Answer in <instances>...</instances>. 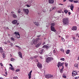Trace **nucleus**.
Wrapping results in <instances>:
<instances>
[{
    "label": "nucleus",
    "mask_w": 79,
    "mask_h": 79,
    "mask_svg": "<svg viewBox=\"0 0 79 79\" xmlns=\"http://www.w3.org/2000/svg\"><path fill=\"white\" fill-rule=\"evenodd\" d=\"M69 19L67 17H65L63 19L62 22L63 23V25H65L66 26H68L69 24Z\"/></svg>",
    "instance_id": "1"
},
{
    "label": "nucleus",
    "mask_w": 79,
    "mask_h": 79,
    "mask_svg": "<svg viewBox=\"0 0 79 79\" xmlns=\"http://www.w3.org/2000/svg\"><path fill=\"white\" fill-rule=\"evenodd\" d=\"M51 29L52 31H53V32H56V30L55 29V23H52L51 24Z\"/></svg>",
    "instance_id": "2"
},
{
    "label": "nucleus",
    "mask_w": 79,
    "mask_h": 79,
    "mask_svg": "<svg viewBox=\"0 0 79 79\" xmlns=\"http://www.w3.org/2000/svg\"><path fill=\"white\" fill-rule=\"evenodd\" d=\"M41 40L40 38H36L33 41V44H34L35 45H36L39 42V40Z\"/></svg>",
    "instance_id": "3"
},
{
    "label": "nucleus",
    "mask_w": 79,
    "mask_h": 79,
    "mask_svg": "<svg viewBox=\"0 0 79 79\" xmlns=\"http://www.w3.org/2000/svg\"><path fill=\"white\" fill-rule=\"evenodd\" d=\"M52 60H53V58L52 57H49L46 58V62L49 63V62H50Z\"/></svg>",
    "instance_id": "4"
},
{
    "label": "nucleus",
    "mask_w": 79,
    "mask_h": 79,
    "mask_svg": "<svg viewBox=\"0 0 79 79\" xmlns=\"http://www.w3.org/2000/svg\"><path fill=\"white\" fill-rule=\"evenodd\" d=\"M14 34H15V36L17 39H19L20 38V35L19 32H15L14 33Z\"/></svg>",
    "instance_id": "5"
},
{
    "label": "nucleus",
    "mask_w": 79,
    "mask_h": 79,
    "mask_svg": "<svg viewBox=\"0 0 79 79\" xmlns=\"http://www.w3.org/2000/svg\"><path fill=\"white\" fill-rule=\"evenodd\" d=\"M53 76V75H52L50 74H47L45 75V77L46 78H47V79L51 78Z\"/></svg>",
    "instance_id": "6"
},
{
    "label": "nucleus",
    "mask_w": 79,
    "mask_h": 79,
    "mask_svg": "<svg viewBox=\"0 0 79 79\" xmlns=\"http://www.w3.org/2000/svg\"><path fill=\"white\" fill-rule=\"evenodd\" d=\"M64 64V63L63 62L62 63H61V62H59L57 64V66L58 68H59L60 66L61 67V66H63V65Z\"/></svg>",
    "instance_id": "7"
},
{
    "label": "nucleus",
    "mask_w": 79,
    "mask_h": 79,
    "mask_svg": "<svg viewBox=\"0 0 79 79\" xmlns=\"http://www.w3.org/2000/svg\"><path fill=\"white\" fill-rule=\"evenodd\" d=\"M23 11H24V12H25V14H26V15H28V13H29V10L28 9H24L23 10Z\"/></svg>",
    "instance_id": "8"
},
{
    "label": "nucleus",
    "mask_w": 79,
    "mask_h": 79,
    "mask_svg": "<svg viewBox=\"0 0 79 79\" xmlns=\"http://www.w3.org/2000/svg\"><path fill=\"white\" fill-rule=\"evenodd\" d=\"M37 66L38 68H42V65L40 62H38L37 64Z\"/></svg>",
    "instance_id": "9"
},
{
    "label": "nucleus",
    "mask_w": 79,
    "mask_h": 79,
    "mask_svg": "<svg viewBox=\"0 0 79 79\" xmlns=\"http://www.w3.org/2000/svg\"><path fill=\"white\" fill-rule=\"evenodd\" d=\"M33 1H34V0H30L28 1V5L31 6V3H33Z\"/></svg>",
    "instance_id": "10"
},
{
    "label": "nucleus",
    "mask_w": 79,
    "mask_h": 79,
    "mask_svg": "<svg viewBox=\"0 0 79 79\" xmlns=\"http://www.w3.org/2000/svg\"><path fill=\"white\" fill-rule=\"evenodd\" d=\"M72 29L73 31H76L77 30V27L76 26L73 27Z\"/></svg>",
    "instance_id": "11"
},
{
    "label": "nucleus",
    "mask_w": 79,
    "mask_h": 79,
    "mask_svg": "<svg viewBox=\"0 0 79 79\" xmlns=\"http://www.w3.org/2000/svg\"><path fill=\"white\" fill-rule=\"evenodd\" d=\"M17 22H18V21L16 20H15L12 21V23L13 24H16L17 23Z\"/></svg>",
    "instance_id": "12"
},
{
    "label": "nucleus",
    "mask_w": 79,
    "mask_h": 79,
    "mask_svg": "<svg viewBox=\"0 0 79 79\" xmlns=\"http://www.w3.org/2000/svg\"><path fill=\"white\" fill-rule=\"evenodd\" d=\"M11 15L14 18H17V16L15 14H11Z\"/></svg>",
    "instance_id": "13"
},
{
    "label": "nucleus",
    "mask_w": 79,
    "mask_h": 79,
    "mask_svg": "<svg viewBox=\"0 0 79 79\" xmlns=\"http://www.w3.org/2000/svg\"><path fill=\"white\" fill-rule=\"evenodd\" d=\"M49 3L52 4L54 3V0H48Z\"/></svg>",
    "instance_id": "14"
},
{
    "label": "nucleus",
    "mask_w": 79,
    "mask_h": 79,
    "mask_svg": "<svg viewBox=\"0 0 79 79\" xmlns=\"http://www.w3.org/2000/svg\"><path fill=\"white\" fill-rule=\"evenodd\" d=\"M44 48H46V49H48L49 46L47 45H44L43 46Z\"/></svg>",
    "instance_id": "15"
},
{
    "label": "nucleus",
    "mask_w": 79,
    "mask_h": 79,
    "mask_svg": "<svg viewBox=\"0 0 79 79\" xmlns=\"http://www.w3.org/2000/svg\"><path fill=\"white\" fill-rule=\"evenodd\" d=\"M74 8V5L71 4L70 6V9L71 10H73Z\"/></svg>",
    "instance_id": "16"
},
{
    "label": "nucleus",
    "mask_w": 79,
    "mask_h": 79,
    "mask_svg": "<svg viewBox=\"0 0 79 79\" xmlns=\"http://www.w3.org/2000/svg\"><path fill=\"white\" fill-rule=\"evenodd\" d=\"M19 57H20V58H23V56H22V53H21V52H19Z\"/></svg>",
    "instance_id": "17"
},
{
    "label": "nucleus",
    "mask_w": 79,
    "mask_h": 79,
    "mask_svg": "<svg viewBox=\"0 0 79 79\" xmlns=\"http://www.w3.org/2000/svg\"><path fill=\"white\" fill-rule=\"evenodd\" d=\"M44 49H41L39 51V53L40 54H42V53H43V52H44Z\"/></svg>",
    "instance_id": "18"
},
{
    "label": "nucleus",
    "mask_w": 79,
    "mask_h": 79,
    "mask_svg": "<svg viewBox=\"0 0 79 79\" xmlns=\"http://www.w3.org/2000/svg\"><path fill=\"white\" fill-rule=\"evenodd\" d=\"M3 52V48L2 47L0 48V53H2Z\"/></svg>",
    "instance_id": "19"
},
{
    "label": "nucleus",
    "mask_w": 79,
    "mask_h": 79,
    "mask_svg": "<svg viewBox=\"0 0 79 79\" xmlns=\"http://www.w3.org/2000/svg\"><path fill=\"white\" fill-rule=\"evenodd\" d=\"M33 23L35 24L36 26H39V23L36 22H33Z\"/></svg>",
    "instance_id": "20"
},
{
    "label": "nucleus",
    "mask_w": 79,
    "mask_h": 79,
    "mask_svg": "<svg viewBox=\"0 0 79 79\" xmlns=\"http://www.w3.org/2000/svg\"><path fill=\"white\" fill-rule=\"evenodd\" d=\"M18 15H19V13H20V15H22L23 14V12L21 11V10H19L18 11Z\"/></svg>",
    "instance_id": "21"
},
{
    "label": "nucleus",
    "mask_w": 79,
    "mask_h": 79,
    "mask_svg": "<svg viewBox=\"0 0 79 79\" xmlns=\"http://www.w3.org/2000/svg\"><path fill=\"white\" fill-rule=\"evenodd\" d=\"M40 45H41V44L40 43H38L36 45L35 47H36L38 48V47H39L40 46Z\"/></svg>",
    "instance_id": "22"
},
{
    "label": "nucleus",
    "mask_w": 79,
    "mask_h": 79,
    "mask_svg": "<svg viewBox=\"0 0 79 79\" xmlns=\"http://www.w3.org/2000/svg\"><path fill=\"white\" fill-rule=\"evenodd\" d=\"M69 52H70V50L68 49L67 50L66 53V54H69Z\"/></svg>",
    "instance_id": "23"
},
{
    "label": "nucleus",
    "mask_w": 79,
    "mask_h": 79,
    "mask_svg": "<svg viewBox=\"0 0 79 79\" xmlns=\"http://www.w3.org/2000/svg\"><path fill=\"white\" fill-rule=\"evenodd\" d=\"M63 69H64V67H63V66H62V68L61 69H60V72L61 73H62V71L63 70Z\"/></svg>",
    "instance_id": "24"
},
{
    "label": "nucleus",
    "mask_w": 79,
    "mask_h": 79,
    "mask_svg": "<svg viewBox=\"0 0 79 79\" xmlns=\"http://www.w3.org/2000/svg\"><path fill=\"white\" fill-rule=\"evenodd\" d=\"M5 74H5H3V76H5V77H6V76L7 75V72L6 71V72H5Z\"/></svg>",
    "instance_id": "25"
},
{
    "label": "nucleus",
    "mask_w": 79,
    "mask_h": 79,
    "mask_svg": "<svg viewBox=\"0 0 79 79\" xmlns=\"http://www.w3.org/2000/svg\"><path fill=\"white\" fill-rule=\"evenodd\" d=\"M76 73L72 72V76L73 77L75 76H76Z\"/></svg>",
    "instance_id": "26"
},
{
    "label": "nucleus",
    "mask_w": 79,
    "mask_h": 79,
    "mask_svg": "<svg viewBox=\"0 0 79 79\" xmlns=\"http://www.w3.org/2000/svg\"><path fill=\"white\" fill-rule=\"evenodd\" d=\"M62 77H63V78H66V76L64 74H63Z\"/></svg>",
    "instance_id": "27"
},
{
    "label": "nucleus",
    "mask_w": 79,
    "mask_h": 79,
    "mask_svg": "<svg viewBox=\"0 0 79 79\" xmlns=\"http://www.w3.org/2000/svg\"><path fill=\"white\" fill-rule=\"evenodd\" d=\"M64 12L65 14H67V13H68V11L67 10H64Z\"/></svg>",
    "instance_id": "28"
},
{
    "label": "nucleus",
    "mask_w": 79,
    "mask_h": 79,
    "mask_svg": "<svg viewBox=\"0 0 79 79\" xmlns=\"http://www.w3.org/2000/svg\"><path fill=\"white\" fill-rule=\"evenodd\" d=\"M15 60V59L13 58H12L10 59V61H14Z\"/></svg>",
    "instance_id": "29"
},
{
    "label": "nucleus",
    "mask_w": 79,
    "mask_h": 79,
    "mask_svg": "<svg viewBox=\"0 0 79 79\" xmlns=\"http://www.w3.org/2000/svg\"><path fill=\"white\" fill-rule=\"evenodd\" d=\"M73 2H74V3H78V1L74 0Z\"/></svg>",
    "instance_id": "30"
},
{
    "label": "nucleus",
    "mask_w": 79,
    "mask_h": 79,
    "mask_svg": "<svg viewBox=\"0 0 79 79\" xmlns=\"http://www.w3.org/2000/svg\"><path fill=\"white\" fill-rule=\"evenodd\" d=\"M2 55H3L2 57L3 58H5V54L4 53H3L2 54Z\"/></svg>",
    "instance_id": "31"
},
{
    "label": "nucleus",
    "mask_w": 79,
    "mask_h": 79,
    "mask_svg": "<svg viewBox=\"0 0 79 79\" xmlns=\"http://www.w3.org/2000/svg\"><path fill=\"white\" fill-rule=\"evenodd\" d=\"M28 76L29 79H30L31 78V75L28 74Z\"/></svg>",
    "instance_id": "32"
},
{
    "label": "nucleus",
    "mask_w": 79,
    "mask_h": 79,
    "mask_svg": "<svg viewBox=\"0 0 79 79\" xmlns=\"http://www.w3.org/2000/svg\"><path fill=\"white\" fill-rule=\"evenodd\" d=\"M64 64L65 65V66H66V67H67L68 65V63H65Z\"/></svg>",
    "instance_id": "33"
},
{
    "label": "nucleus",
    "mask_w": 79,
    "mask_h": 79,
    "mask_svg": "<svg viewBox=\"0 0 79 79\" xmlns=\"http://www.w3.org/2000/svg\"><path fill=\"white\" fill-rule=\"evenodd\" d=\"M61 40H62V41H63V42H64V41H65V40H64V38H63V37L62 38Z\"/></svg>",
    "instance_id": "34"
},
{
    "label": "nucleus",
    "mask_w": 79,
    "mask_h": 79,
    "mask_svg": "<svg viewBox=\"0 0 79 79\" xmlns=\"http://www.w3.org/2000/svg\"><path fill=\"white\" fill-rule=\"evenodd\" d=\"M60 51H61V52H64V49H63V48H61L60 49Z\"/></svg>",
    "instance_id": "35"
},
{
    "label": "nucleus",
    "mask_w": 79,
    "mask_h": 79,
    "mask_svg": "<svg viewBox=\"0 0 79 79\" xmlns=\"http://www.w3.org/2000/svg\"><path fill=\"white\" fill-rule=\"evenodd\" d=\"M11 40H13V41H15V39L13 37H11Z\"/></svg>",
    "instance_id": "36"
},
{
    "label": "nucleus",
    "mask_w": 79,
    "mask_h": 79,
    "mask_svg": "<svg viewBox=\"0 0 79 79\" xmlns=\"http://www.w3.org/2000/svg\"><path fill=\"white\" fill-rule=\"evenodd\" d=\"M60 60H61L62 61H64V58H61L60 59Z\"/></svg>",
    "instance_id": "37"
},
{
    "label": "nucleus",
    "mask_w": 79,
    "mask_h": 79,
    "mask_svg": "<svg viewBox=\"0 0 79 79\" xmlns=\"http://www.w3.org/2000/svg\"><path fill=\"white\" fill-rule=\"evenodd\" d=\"M69 2H74V0H69Z\"/></svg>",
    "instance_id": "38"
},
{
    "label": "nucleus",
    "mask_w": 79,
    "mask_h": 79,
    "mask_svg": "<svg viewBox=\"0 0 79 79\" xmlns=\"http://www.w3.org/2000/svg\"><path fill=\"white\" fill-rule=\"evenodd\" d=\"M32 70H31V71H30L28 74L31 75V73H32Z\"/></svg>",
    "instance_id": "39"
},
{
    "label": "nucleus",
    "mask_w": 79,
    "mask_h": 79,
    "mask_svg": "<svg viewBox=\"0 0 79 79\" xmlns=\"http://www.w3.org/2000/svg\"><path fill=\"white\" fill-rule=\"evenodd\" d=\"M78 64H75L74 65V66H75V67H78V66H77Z\"/></svg>",
    "instance_id": "40"
},
{
    "label": "nucleus",
    "mask_w": 79,
    "mask_h": 79,
    "mask_svg": "<svg viewBox=\"0 0 79 79\" xmlns=\"http://www.w3.org/2000/svg\"><path fill=\"white\" fill-rule=\"evenodd\" d=\"M13 78L14 79H18V77H13Z\"/></svg>",
    "instance_id": "41"
},
{
    "label": "nucleus",
    "mask_w": 79,
    "mask_h": 79,
    "mask_svg": "<svg viewBox=\"0 0 79 79\" xmlns=\"http://www.w3.org/2000/svg\"><path fill=\"white\" fill-rule=\"evenodd\" d=\"M19 69H18L15 70L16 72H19Z\"/></svg>",
    "instance_id": "42"
},
{
    "label": "nucleus",
    "mask_w": 79,
    "mask_h": 79,
    "mask_svg": "<svg viewBox=\"0 0 79 79\" xmlns=\"http://www.w3.org/2000/svg\"><path fill=\"white\" fill-rule=\"evenodd\" d=\"M11 69V70H12V71H15V69L14 68H12V69Z\"/></svg>",
    "instance_id": "43"
},
{
    "label": "nucleus",
    "mask_w": 79,
    "mask_h": 79,
    "mask_svg": "<svg viewBox=\"0 0 79 79\" xmlns=\"http://www.w3.org/2000/svg\"><path fill=\"white\" fill-rule=\"evenodd\" d=\"M27 6V7H30V6H31V5H28V4H27V5H26Z\"/></svg>",
    "instance_id": "44"
},
{
    "label": "nucleus",
    "mask_w": 79,
    "mask_h": 79,
    "mask_svg": "<svg viewBox=\"0 0 79 79\" xmlns=\"http://www.w3.org/2000/svg\"><path fill=\"white\" fill-rule=\"evenodd\" d=\"M40 57L41 59H43V57H42V56H40Z\"/></svg>",
    "instance_id": "45"
},
{
    "label": "nucleus",
    "mask_w": 79,
    "mask_h": 79,
    "mask_svg": "<svg viewBox=\"0 0 79 79\" xmlns=\"http://www.w3.org/2000/svg\"><path fill=\"white\" fill-rule=\"evenodd\" d=\"M7 43H11V42L9 41V40H8L7 41Z\"/></svg>",
    "instance_id": "46"
},
{
    "label": "nucleus",
    "mask_w": 79,
    "mask_h": 79,
    "mask_svg": "<svg viewBox=\"0 0 79 79\" xmlns=\"http://www.w3.org/2000/svg\"><path fill=\"white\" fill-rule=\"evenodd\" d=\"M9 65L11 67V68H13V65H12V64H10Z\"/></svg>",
    "instance_id": "47"
},
{
    "label": "nucleus",
    "mask_w": 79,
    "mask_h": 79,
    "mask_svg": "<svg viewBox=\"0 0 79 79\" xmlns=\"http://www.w3.org/2000/svg\"><path fill=\"white\" fill-rule=\"evenodd\" d=\"M73 40H75V39H76V37H73Z\"/></svg>",
    "instance_id": "48"
},
{
    "label": "nucleus",
    "mask_w": 79,
    "mask_h": 79,
    "mask_svg": "<svg viewBox=\"0 0 79 79\" xmlns=\"http://www.w3.org/2000/svg\"><path fill=\"white\" fill-rule=\"evenodd\" d=\"M53 10V9H52V7L51 9V10H49V11L50 12L51 11H52Z\"/></svg>",
    "instance_id": "49"
},
{
    "label": "nucleus",
    "mask_w": 79,
    "mask_h": 79,
    "mask_svg": "<svg viewBox=\"0 0 79 79\" xmlns=\"http://www.w3.org/2000/svg\"><path fill=\"white\" fill-rule=\"evenodd\" d=\"M41 36V35H39L37 36V37H40Z\"/></svg>",
    "instance_id": "50"
},
{
    "label": "nucleus",
    "mask_w": 79,
    "mask_h": 79,
    "mask_svg": "<svg viewBox=\"0 0 79 79\" xmlns=\"http://www.w3.org/2000/svg\"><path fill=\"white\" fill-rule=\"evenodd\" d=\"M11 14H15V12L13 11H12L11 12Z\"/></svg>",
    "instance_id": "51"
},
{
    "label": "nucleus",
    "mask_w": 79,
    "mask_h": 79,
    "mask_svg": "<svg viewBox=\"0 0 79 79\" xmlns=\"http://www.w3.org/2000/svg\"><path fill=\"white\" fill-rule=\"evenodd\" d=\"M0 65L1 66H3V64H2V63H0Z\"/></svg>",
    "instance_id": "52"
},
{
    "label": "nucleus",
    "mask_w": 79,
    "mask_h": 79,
    "mask_svg": "<svg viewBox=\"0 0 79 79\" xmlns=\"http://www.w3.org/2000/svg\"><path fill=\"white\" fill-rule=\"evenodd\" d=\"M13 43H11L10 44L11 46H13Z\"/></svg>",
    "instance_id": "53"
},
{
    "label": "nucleus",
    "mask_w": 79,
    "mask_h": 79,
    "mask_svg": "<svg viewBox=\"0 0 79 79\" xmlns=\"http://www.w3.org/2000/svg\"><path fill=\"white\" fill-rule=\"evenodd\" d=\"M43 12H44V13H46V11H45V10H43Z\"/></svg>",
    "instance_id": "54"
},
{
    "label": "nucleus",
    "mask_w": 79,
    "mask_h": 79,
    "mask_svg": "<svg viewBox=\"0 0 79 79\" xmlns=\"http://www.w3.org/2000/svg\"><path fill=\"white\" fill-rule=\"evenodd\" d=\"M55 7H52V9L53 10H55Z\"/></svg>",
    "instance_id": "55"
},
{
    "label": "nucleus",
    "mask_w": 79,
    "mask_h": 79,
    "mask_svg": "<svg viewBox=\"0 0 79 79\" xmlns=\"http://www.w3.org/2000/svg\"><path fill=\"white\" fill-rule=\"evenodd\" d=\"M75 79H78V77H75Z\"/></svg>",
    "instance_id": "56"
},
{
    "label": "nucleus",
    "mask_w": 79,
    "mask_h": 79,
    "mask_svg": "<svg viewBox=\"0 0 79 79\" xmlns=\"http://www.w3.org/2000/svg\"><path fill=\"white\" fill-rule=\"evenodd\" d=\"M53 52L54 53H55V50L54 49L53 51Z\"/></svg>",
    "instance_id": "57"
},
{
    "label": "nucleus",
    "mask_w": 79,
    "mask_h": 79,
    "mask_svg": "<svg viewBox=\"0 0 79 79\" xmlns=\"http://www.w3.org/2000/svg\"><path fill=\"white\" fill-rule=\"evenodd\" d=\"M30 58H31V60H33V57H30Z\"/></svg>",
    "instance_id": "58"
},
{
    "label": "nucleus",
    "mask_w": 79,
    "mask_h": 79,
    "mask_svg": "<svg viewBox=\"0 0 79 79\" xmlns=\"http://www.w3.org/2000/svg\"><path fill=\"white\" fill-rule=\"evenodd\" d=\"M15 47H18V48H19V46L16 45Z\"/></svg>",
    "instance_id": "59"
},
{
    "label": "nucleus",
    "mask_w": 79,
    "mask_h": 79,
    "mask_svg": "<svg viewBox=\"0 0 79 79\" xmlns=\"http://www.w3.org/2000/svg\"><path fill=\"white\" fill-rule=\"evenodd\" d=\"M37 56H34V58H37Z\"/></svg>",
    "instance_id": "60"
},
{
    "label": "nucleus",
    "mask_w": 79,
    "mask_h": 79,
    "mask_svg": "<svg viewBox=\"0 0 79 79\" xmlns=\"http://www.w3.org/2000/svg\"><path fill=\"white\" fill-rule=\"evenodd\" d=\"M4 44H7V43L6 42H4Z\"/></svg>",
    "instance_id": "61"
},
{
    "label": "nucleus",
    "mask_w": 79,
    "mask_h": 79,
    "mask_svg": "<svg viewBox=\"0 0 79 79\" xmlns=\"http://www.w3.org/2000/svg\"><path fill=\"white\" fill-rule=\"evenodd\" d=\"M68 14H69V15H71V12H68Z\"/></svg>",
    "instance_id": "62"
},
{
    "label": "nucleus",
    "mask_w": 79,
    "mask_h": 79,
    "mask_svg": "<svg viewBox=\"0 0 79 79\" xmlns=\"http://www.w3.org/2000/svg\"><path fill=\"white\" fill-rule=\"evenodd\" d=\"M6 29H8V30H9V28H8V27H7L6 28Z\"/></svg>",
    "instance_id": "63"
},
{
    "label": "nucleus",
    "mask_w": 79,
    "mask_h": 79,
    "mask_svg": "<svg viewBox=\"0 0 79 79\" xmlns=\"http://www.w3.org/2000/svg\"><path fill=\"white\" fill-rule=\"evenodd\" d=\"M0 79H3V78L2 77H1Z\"/></svg>",
    "instance_id": "64"
}]
</instances>
